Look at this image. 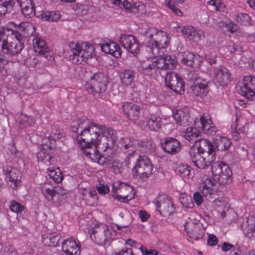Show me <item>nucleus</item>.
Masks as SVG:
<instances>
[{"label": "nucleus", "instance_id": "obj_1", "mask_svg": "<svg viewBox=\"0 0 255 255\" xmlns=\"http://www.w3.org/2000/svg\"><path fill=\"white\" fill-rule=\"evenodd\" d=\"M72 130L77 133L76 139L80 147L99 145V149L103 151L109 149L113 152L117 138L116 131L113 129L81 117L73 124Z\"/></svg>", "mask_w": 255, "mask_h": 255}, {"label": "nucleus", "instance_id": "obj_2", "mask_svg": "<svg viewBox=\"0 0 255 255\" xmlns=\"http://www.w3.org/2000/svg\"><path fill=\"white\" fill-rule=\"evenodd\" d=\"M142 43L149 54H155L161 48L167 47L169 43L165 32L154 27L149 28L141 36Z\"/></svg>", "mask_w": 255, "mask_h": 255}, {"label": "nucleus", "instance_id": "obj_3", "mask_svg": "<svg viewBox=\"0 0 255 255\" xmlns=\"http://www.w3.org/2000/svg\"><path fill=\"white\" fill-rule=\"evenodd\" d=\"M70 59L75 64H81L94 54V47L87 43H82L70 42L68 44Z\"/></svg>", "mask_w": 255, "mask_h": 255}, {"label": "nucleus", "instance_id": "obj_4", "mask_svg": "<svg viewBox=\"0 0 255 255\" xmlns=\"http://www.w3.org/2000/svg\"><path fill=\"white\" fill-rule=\"evenodd\" d=\"M152 170V164L149 158L145 155H139L132 170V174L134 178L145 181L151 175Z\"/></svg>", "mask_w": 255, "mask_h": 255}, {"label": "nucleus", "instance_id": "obj_5", "mask_svg": "<svg viewBox=\"0 0 255 255\" xmlns=\"http://www.w3.org/2000/svg\"><path fill=\"white\" fill-rule=\"evenodd\" d=\"M112 193L114 199L125 203L133 199L134 196L133 188L129 184L120 181L114 182Z\"/></svg>", "mask_w": 255, "mask_h": 255}, {"label": "nucleus", "instance_id": "obj_6", "mask_svg": "<svg viewBox=\"0 0 255 255\" xmlns=\"http://www.w3.org/2000/svg\"><path fill=\"white\" fill-rule=\"evenodd\" d=\"M213 180L220 185L228 183L230 181L232 171L225 162L218 161L211 165Z\"/></svg>", "mask_w": 255, "mask_h": 255}, {"label": "nucleus", "instance_id": "obj_7", "mask_svg": "<svg viewBox=\"0 0 255 255\" xmlns=\"http://www.w3.org/2000/svg\"><path fill=\"white\" fill-rule=\"evenodd\" d=\"M108 82V78L106 75L103 72H97L91 76L86 86L89 92L93 95L99 94L100 95L106 91Z\"/></svg>", "mask_w": 255, "mask_h": 255}, {"label": "nucleus", "instance_id": "obj_8", "mask_svg": "<svg viewBox=\"0 0 255 255\" xmlns=\"http://www.w3.org/2000/svg\"><path fill=\"white\" fill-rule=\"evenodd\" d=\"M190 159L194 165L198 168L204 169L209 166L215 160L214 154H208V153H200L195 148H191L189 150Z\"/></svg>", "mask_w": 255, "mask_h": 255}, {"label": "nucleus", "instance_id": "obj_9", "mask_svg": "<svg viewBox=\"0 0 255 255\" xmlns=\"http://www.w3.org/2000/svg\"><path fill=\"white\" fill-rule=\"evenodd\" d=\"M165 81L166 86L176 94L182 95L184 93V81L177 73L172 71L167 72Z\"/></svg>", "mask_w": 255, "mask_h": 255}, {"label": "nucleus", "instance_id": "obj_10", "mask_svg": "<svg viewBox=\"0 0 255 255\" xmlns=\"http://www.w3.org/2000/svg\"><path fill=\"white\" fill-rule=\"evenodd\" d=\"M50 141V144L47 143H43L40 147L39 151L37 153V157L38 161L43 162L46 165L48 166L54 162V159L51 155L52 150L55 148V141H50V138H48Z\"/></svg>", "mask_w": 255, "mask_h": 255}, {"label": "nucleus", "instance_id": "obj_11", "mask_svg": "<svg viewBox=\"0 0 255 255\" xmlns=\"http://www.w3.org/2000/svg\"><path fill=\"white\" fill-rule=\"evenodd\" d=\"M194 124L195 126H197V128L200 129L206 134L213 135L217 132H218L208 116H201L199 119H196L194 121Z\"/></svg>", "mask_w": 255, "mask_h": 255}, {"label": "nucleus", "instance_id": "obj_12", "mask_svg": "<svg viewBox=\"0 0 255 255\" xmlns=\"http://www.w3.org/2000/svg\"><path fill=\"white\" fill-rule=\"evenodd\" d=\"M155 205L160 213L164 216H169L175 211L174 205L170 198L166 195L159 196L157 198Z\"/></svg>", "mask_w": 255, "mask_h": 255}, {"label": "nucleus", "instance_id": "obj_13", "mask_svg": "<svg viewBox=\"0 0 255 255\" xmlns=\"http://www.w3.org/2000/svg\"><path fill=\"white\" fill-rule=\"evenodd\" d=\"M122 108L129 120L135 122L139 119L141 109L139 106L130 102H125Z\"/></svg>", "mask_w": 255, "mask_h": 255}, {"label": "nucleus", "instance_id": "obj_14", "mask_svg": "<svg viewBox=\"0 0 255 255\" xmlns=\"http://www.w3.org/2000/svg\"><path fill=\"white\" fill-rule=\"evenodd\" d=\"M4 170L6 171L9 186L13 189H17L21 183V174L20 171L17 168H13L10 166H7Z\"/></svg>", "mask_w": 255, "mask_h": 255}, {"label": "nucleus", "instance_id": "obj_15", "mask_svg": "<svg viewBox=\"0 0 255 255\" xmlns=\"http://www.w3.org/2000/svg\"><path fill=\"white\" fill-rule=\"evenodd\" d=\"M160 144L163 150L171 155L178 153L182 148L181 143L180 141L172 137H165L164 140Z\"/></svg>", "mask_w": 255, "mask_h": 255}, {"label": "nucleus", "instance_id": "obj_16", "mask_svg": "<svg viewBox=\"0 0 255 255\" xmlns=\"http://www.w3.org/2000/svg\"><path fill=\"white\" fill-rule=\"evenodd\" d=\"M122 46L129 52L135 54L139 51V44L132 35H122L120 38Z\"/></svg>", "mask_w": 255, "mask_h": 255}, {"label": "nucleus", "instance_id": "obj_17", "mask_svg": "<svg viewBox=\"0 0 255 255\" xmlns=\"http://www.w3.org/2000/svg\"><path fill=\"white\" fill-rule=\"evenodd\" d=\"M214 184L215 183L211 179L207 178L201 183L200 186L203 197L211 202L219 195L218 193L219 191L213 188L215 186Z\"/></svg>", "mask_w": 255, "mask_h": 255}, {"label": "nucleus", "instance_id": "obj_18", "mask_svg": "<svg viewBox=\"0 0 255 255\" xmlns=\"http://www.w3.org/2000/svg\"><path fill=\"white\" fill-rule=\"evenodd\" d=\"M244 80L245 83L240 87L241 92L243 96L252 100L255 96L253 88L255 86V77L248 76L244 77Z\"/></svg>", "mask_w": 255, "mask_h": 255}, {"label": "nucleus", "instance_id": "obj_19", "mask_svg": "<svg viewBox=\"0 0 255 255\" xmlns=\"http://www.w3.org/2000/svg\"><path fill=\"white\" fill-rule=\"evenodd\" d=\"M215 82L219 85L224 87L231 81L230 73L228 69L224 67H219L215 70Z\"/></svg>", "mask_w": 255, "mask_h": 255}, {"label": "nucleus", "instance_id": "obj_20", "mask_svg": "<svg viewBox=\"0 0 255 255\" xmlns=\"http://www.w3.org/2000/svg\"><path fill=\"white\" fill-rule=\"evenodd\" d=\"M157 68L164 70L173 69L176 65L175 56L170 55H161L155 61Z\"/></svg>", "mask_w": 255, "mask_h": 255}, {"label": "nucleus", "instance_id": "obj_21", "mask_svg": "<svg viewBox=\"0 0 255 255\" xmlns=\"http://www.w3.org/2000/svg\"><path fill=\"white\" fill-rule=\"evenodd\" d=\"M210 90L208 82L205 80L200 82H196V84H193L190 86V93L197 97L204 98Z\"/></svg>", "mask_w": 255, "mask_h": 255}, {"label": "nucleus", "instance_id": "obj_22", "mask_svg": "<svg viewBox=\"0 0 255 255\" xmlns=\"http://www.w3.org/2000/svg\"><path fill=\"white\" fill-rule=\"evenodd\" d=\"M62 251L67 255H80V246L72 238L66 240L62 243Z\"/></svg>", "mask_w": 255, "mask_h": 255}, {"label": "nucleus", "instance_id": "obj_23", "mask_svg": "<svg viewBox=\"0 0 255 255\" xmlns=\"http://www.w3.org/2000/svg\"><path fill=\"white\" fill-rule=\"evenodd\" d=\"M33 47L36 52L39 55L47 58L50 55V48L46 44V41L42 38L38 37L33 39Z\"/></svg>", "mask_w": 255, "mask_h": 255}, {"label": "nucleus", "instance_id": "obj_24", "mask_svg": "<svg viewBox=\"0 0 255 255\" xmlns=\"http://www.w3.org/2000/svg\"><path fill=\"white\" fill-rule=\"evenodd\" d=\"M214 147L213 143L209 140L199 138L192 148H196L200 153H208V154H214Z\"/></svg>", "mask_w": 255, "mask_h": 255}, {"label": "nucleus", "instance_id": "obj_25", "mask_svg": "<svg viewBox=\"0 0 255 255\" xmlns=\"http://www.w3.org/2000/svg\"><path fill=\"white\" fill-rule=\"evenodd\" d=\"M185 225V230L190 238L198 240L202 238L204 236L205 230L202 224H197V226Z\"/></svg>", "mask_w": 255, "mask_h": 255}, {"label": "nucleus", "instance_id": "obj_26", "mask_svg": "<svg viewBox=\"0 0 255 255\" xmlns=\"http://www.w3.org/2000/svg\"><path fill=\"white\" fill-rule=\"evenodd\" d=\"M173 117L177 125L186 127L191 123L189 114L182 110H176L173 111Z\"/></svg>", "mask_w": 255, "mask_h": 255}, {"label": "nucleus", "instance_id": "obj_27", "mask_svg": "<svg viewBox=\"0 0 255 255\" xmlns=\"http://www.w3.org/2000/svg\"><path fill=\"white\" fill-rule=\"evenodd\" d=\"M100 45L102 51L105 53L111 54L116 57H120L122 54L120 46L115 42H107Z\"/></svg>", "mask_w": 255, "mask_h": 255}, {"label": "nucleus", "instance_id": "obj_28", "mask_svg": "<svg viewBox=\"0 0 255 255\" xmlns=\"http://www.w3.org/2000/svg\"><path fill=\"white\" fill-rule=\"evenodd\" d=\"M135 77L134 71L130 69H125L119 73V77L121 85L127 87L131 84Z\"/></svg>", "mask_w": 255, "mask_h": 255}, {"label": "nucleus", "instance_id": "obj_29", "mask_svg": "<svg viewBox=\"0 0 255 255\" xmlns=\"http://www.w3.org/2000/svg\"><path fill=\"white\" fill-rule=\"evenodd\" d=\"M95 242L96 244L104 246L106 245L107 243L112 238V234L108 229H106L101 232H96L94 234Z\"/></svg>", "mask_w": 255, "mask_h": 255}, {"label": "nucleus", "instance_id": "obj_30", "mask_svg": "<svg viewBox=\"0 0 255 255\" xmlns=\"http://www.w3.org/2000/svg\"><path fill=\"white\" fill-rule=\"evenodd\" d=\"M0 44L1 45V51L8 56H12L11 52V42L7 41V35L4 30H0Z\"/></svg>", "mask_w": 255, "mask_h": 255}, {"label": "nucleus", "instance_id": "obj_31", "mask_svg": "<svg viewBox=\"0 0 255 255\" xmlns=\"http://www.w3.org/2000/svg\"><path fill=\"white\" fill-rule=\"evenodd\" d=\"M231 142L230 139L225 136L217 135L214 139V151L218 150H225L227 149L231 145Z\"/></svg>", "mask_w": 255, "mask_h": 255}, {"label": "nucleus", "instance_id": "obj_32", "mask_svg": "<svg viewBox=\"0 0 255 255\" xmlns=\"http://www.w3.org/2000/svg\"><path fill=\"white\" fill-rule=\"evenodd\" d=\"M42 194L45 198L50 202H56V194L59 192L54 191V187L48 183H44L41 187Z\"/></svg>", "mask_w": 255, "mask_h": 255}, {"label": "nucleus", "instance_id": "obj_33", "mask_svg": "<svg viewBox=\"0 0 255 255\" xmlns=\"http://www.w3.org/2000/svg\"><path fill=\"white\" fill-rule=\"evenodd\" d=\"M114 147L112 149L113 152L111 150L108 149L107 151H104L107 152V153L105 154V155L99 154L98 156L97 159L95 162H98L99 164L102 165L105 168H110L113 164V161L111 159V157L113 156L114 152Z\"/></svg>", "mask_w": 255, "mask_h": 255}, {"label": "nucleus", "instance_id": "obj_34", "mask_svg": "<svg viewBox=\"0 0 255 255\" xmlns=\"http://www.w3.org/2000/svg\"><path fill=\"white\" fill-rule=\"evenodd\" d=\"M60 236L56 233H51L42 236V242L45 246L57 247L59 245Z\"/></svg>", "mask_w": 255, "mask_h": 255}, {"label": "nucleus", "instance_id": "obj_35", "mask_svg": "<svg viewBox=\"0 0 255 255\" xmlns=\"http://www.w3.org/2000/svg\"><path fill=\"white\" fill-rule=\"evenodd\" d=\"M197 127L195 128L190 127L187 128L182 132L183 136L186 139L191 143H195L199 138V134L198 130L197 129Z\"/></svg>", "mask_w": 255, "mask_h": 255}, {"label": "nucleus", "instance_id": "obj_36", "mask_svg": "<svg viewBox=\"0 0 255 255\" xmlns=\"http://www.w3.org/2000/svg\"><path fill=\"white\" fill-rule=\"evenodd\" d=\"M81 147L83 150L85 155L87 157L90 158L92 161L95 162V160H98L97 157L100 154L98 150V148H99V145L95 146L94 145H91Z\"/></svg>", "mask_w": 255, "mask_h": 255}, {"label": "nucleus", "instance_id": "obj_37", "mask_svg": "<svg viewBox=\"0 0 255 255\" xmlns=\"http://www.w3.org/2000/svg\"><path fill=\"white\" fill-rule=\"evenodd\" d=\"M146 123L149 128L153 131L158 130L162 125L161 118L154 115H151L147 118Z\"/></svg>", "mask_w": 255, "mask_h": 255}, {"label": "nucleus", "instance_id": "obj_38", "mask_svg": "<svg viewBox=\"0 0 255 255\" xmlns=\"http://www.w3.org/2000/svg\"><path fill=\"white\" fill-rule=\"evenodd\" d=\"M113 3L119 6L121 8H124L125 9L131 12H137V7H139V3H136L134 5L131 4L127 0H111Z\"/></svg>", "mask_w": 255, "mask_h": 255}, {"label": "nucleus", "instance_id": "obj_39", "mask_svg": "<svg viewBox=\"0 0 255 255\" xmlns=\"http://www.w3.org/2000/svg\"><path fill=\"white\" fill-rule=\"evenodd\" d=\"M157 69V65L155 61H153L148 64L146 63L142 64L139 68V71L144 75L151 76L155 73Z\"/></svg>", "mask_w": 255, "mask_h": 255}, {"label": "nucleus", "instance_id": "obj_40", "mask_svg": "<svg viewBox=\"0 0 255 255\" xmlns=\"http://www.w3.org/2000/svg\"><path fill=\"white\" fill-rule=\"evenodd\" d=\"M14 4L13 0H0V16L10 12Z\"/></svg>", "mask_w": 255, "mask_h": 255}, {"label": "nucleus", "instance_id": "obj_41", "mask_svg": "<svg viewBox=\"0 0 255 255\" xmlns=\"http://www.w3.org/2000/svg\"><path fill=\"white\" fill-rule=\"evenodd\" d=\"M241 228L245 236L248 238H251L255 237V224H249L248 221H247L243 223Z\"/></svg>", "mask_w": 255, "mask_h": 255}, {"label": "nucleus", "instance_id": "obj_42", "mask_svg": "<svg viewBox=\"0 0 255 255\" xmlns=\"http://www.w3.org/2000/svg\"><path fill=\"white\" fill-rule=\"evenodd\" d=\"M84 200L87 205L93 206L97 205L98 199L96 191L92 188Z\"/></svg>", "mask_w": 255, "mask_h": 255}, {"label": "nucleus", "instance_id": "obj_43", "mask_svg": "<svg viewBox=\"0 0 255 255\" xmlns=\"http://www.w3.org/2000/svg\"><path fill=\"white\" fill-rule=\"evenodd\" d=\"M41 16L45 20L57 21L61 17V15L59 11H43L41 14Z\"/></svg>", "mask_w": 255, "mask_h": 255}, {"label": "nucleus", "instance_id": "obj_44", "mask_svg": "<svg viewBox=\"0 0 255 255\" xmlns=\"http://www.w3.org/2000/svg\"><path fill=\"white\" fill-rule=\"evenodd\" d=\"M23 14L27 18H31L35 15V6L33 2L20 7Z\"/></svg>", "mask_w": 255, "mask_h": 255}, {"label": "nucleus", "instance_id": "obj_45", "mask_svg": "<svg viewBox=\"0 0 255 255\" xmlns=\"http://www.w3.org/2000/svg\"><path fill=\"white\" fill-rule=\"evenodd\" d=\"M47 170L49 172L48 175L49 178L56 183H59L63 179V176L59 169H57V171H56L48 168Z\"/></svg>", "mask_w": 255, "mask_h": 255}, {"label": "nucleus", "instance_id": "obj_46", "mask_svg": "<svg viewBox=\"0 0 255 255\" xmlns=\"http://www.w3.org/2000/svg\"><path fill=\"white\" fill-rule=\"evenodd\" d=\"M6 30L7 31L11 32V34L16 39V41L21 42L23 39L24 33L21 24L19 25V27H16V29L15 30H10L9 28H6Z\"/></svg>", "mask_w": 255, "mask_h": 255}, {"label": "nucleus", "instance_id": "obj_47", "mask_svg": "<svg viewBox=\"0 0 255 255\" xmlns=\"http://www.w3.org/2000/svg\"><path fill=\"white\" fill-rule=\"evenodd\" d=\"M236 21L241 25L248 26L250 25L251 17L249 14L244 13H239L236 15Z\"/></svg>", "mask_w": 255, "mask_h": 255}, {"label": "nucleus", "instance_id": "obj_48", "mask_svg": "<svg viewBox=\"0 0 255 255\" xmlns=\"http://www.w3.org/2000/svg\"><path fill=\"white\" fill-rule=\"evenodd\" d=\"M11 42V51H12V55L15 56L19 54L22 51L24 48V44L22 42L12 41Z\"/></svg>", "mask_w": 255, "mask_h": 255}, {"label": "nucleus", "instance_id": "obj_49", "mask_svg": "<svg viewBox=\"0 0 255 255\" xmlns=\"http://www.w3.org/2000/svg\"><path fill=\"white\" fill-rule=\"evenodd\" d=\"M191 167L184 164H179L176 168V172L182 177H189Z\"/></svg>", "mask_w": 255, "mask_h": 255}, {"label": "nucleus", "instance_id": "obj_50", "mask_svg": "<svg viewBox=\"0 0 255 255\" xmlns=\"http://www.w3.org/2000/svg\"><path fill=\"white\" fill-rule=\"evenodd\" d=\"M193 56L194 54L193 53L185 51L181 54V62L186 65L191 66Z\"/></svg>", "mask_w": 255, "mask_h": 255}, {"label": "nucleus", "instance_id": "obj_51", "mask_svg": "<svg viewBox=\"0 0 255 255\" xmlns=\"http://www.w3.org/2000/svg\"><path fill=\"white\" fill-rule=\"evenodd\" d=\"M141 147L143 152L151 153L154 150L155 144L151 140H146L141 142Z\"/></svg>", "mask_w": 255, "mask_h": 255}, {"label": "nucleus", "instance_id": "obj_52", "mask_svg": "<svg viewBox=\"0 0 255 255\" xmlns=\"http://www.w3.org/2000/svg\"><path fill=\"white\" fill-rule=\"evenodd\" d=\"M240 118L239 115L238 114V113L236 114V121L235 122L234 124L232 125V128H233L234 127V129H233L232 131V136L234 138V139L236 140H238L239 138H240V131L241 129L238 127V125L237 124H236V123L237 122L238 119Z\"/></svg>", "mask_w": 255, "mask_h": 255}, {"label": "nucleus", "instance_id": "obj_53", "mask_svg": "<svg viewBox=\"0 0 255 255\" xmlns=\"http://www.w3.org/2000/svg\"><path fill=\"white\" fill-rule=\"evenodd\" d=\"M9 208L12 212L17 213H20L24 210V207L23 205H21L20 203L14 200L10 202Z\"/></svg>", "mask_w": 255, "mask_h": 255}, {"label": "nucleus", "instance_id": "obj_54", "mask_svg": "<svg viewBox=\"0 0 255 255\" xmlns=\"http://www.w3.org/2000/svg\"><path fill=\"white\" fill-rule=\"evenodd\" d=\"M166 5L170 8L175 15L178 16H182L183 12L180 9L177 7V6L171 2V0H165Z\"/></svg>", "mask_w": 255, "mask_h": 255}, {"label": "nucleus", "instance_id": "obj_55", "mask_svg": "<svg viewBox=\"0 0 255 255\" xmlns=\"http://www.w3.org/2000/svg\"><path fill=\"white\" fill-rule=\"evenodd\" d=\"M187 79L189 81L193 82V84H196V82H199L203 80L199 77L198 73L195 71H191L188 73Z\"/></svg>", "mask_w": 255, "mask_h": 255}, {"label": "nucleus", "instance_id": "obj_56", "mask_svg": "<svg viewBox=\"0 0 255 255\" xmlns=\"http://www.w3.org/2000/svg\"><path fill=\"white\" fill-rule=\"evenodd\" d=\"M205 37L204 32L201 29L195 28L191 38L194 41H198Z\"/></svg>", "mask_w": 255, "mask_h": 255}, {"label": "nucleus", "instance_id": "obj_57", "mask_svg": "<svg viewBox=\"0 0 255 255\" xmlns=\"http://www.w3.org/2000/svg\"><path fill=\"white\" fill-rule=\"evenodd\" d=\"M178 28H181L180 31L182 34L188 36L189 38H191L192 35L194 32L195 27L190 25L186 26H178Z\"/></svg>", "mask_w": 255, "mask_h": 255}, {"label": "nucleus", "instance_id": "obj_58", "mask_svg": "<svg viewBox=\"0 0 255 255\" xmlns=\"http://www.w3.org/2000/svg\"><path fill=\"white\" fill-rule=\"evenodd\" d=\"M203 58L198 54H194L192 59L191 67L194 68H199L202 62Z\"/></svg>", "mask_w": 255, "mask_h": 255}, {"label": "nucleus", "instance_id": "obj_59", "mask_svg": "<svg viewBox=\"0 0 255 255\" xmlns=\"http://www.w3.org/2000/svg\"><path fill=\"white\" fill-rule=\"evenodd\" d=\"M208 4L215 6V9L218 11L223 10V8L225 7L221 0H211L208 2Z\"/></svg>", "mask_w": 255, "mask_h": 255}, {"label": "nucleus", "instance_id": "obj_60", "mask_svg": "<svg viewBox=\"0 0 255 255\" xmlns=\"http://www.w3.org/2000/svg\"><path fill=\"white\" fill-rule=\"evenodd\" d=\"M217 55L215 51L208 52L205 54L206 60L211 64L216 63Z\"/></svg>", "mask_w": 255, "mask_h": 255}, {"label": "nucleus", "instance_id": "obj_61", "mask_svg": "<svg viewBox=\"0 0 255 255\" xmlns=\"http://www.w3.org/2000/svg\"><path fill=\"white\" fill-rule=\"evenodd\" d=\"M112 255H133L132 251L130 248H125L123 249L122 250L117 252H114L112 254Z\"/></svg>", "mask_w": 255, "mask_h": 255}, {"label": "nucleus", "instance_id": "obj_62", "mask_svg": "<svg viewBox=\"0 0 255 255\" xmlns=\"http://www.w3.org/2000/svg\"><path fill=\"white\" fill-rule=\"evenodd\" d=\"M97 190L99 193L102 195H105L107 192H109V187L107 185L100 184L98 187Z\"/></svg>", "mask_w": 255, "mask_h": 255}, {"label": "nucleus", "instance_id": "obj_63", "mask_svg": "<svg viewBox=\"0 0 255 255\" xmlns=\"http://www.w3.org/2000/svg\"><path fill=\"white\" fill-rule=\"evenodd\" d=\"M201 194L198 192H196L193 194L194 201L197 205H200L203 202V197Z\"/></svg>", "mask_w": 255, "mask_h": 255}, {"label": "nucleus", "instance_id": "obj_64", "mask_svg": "<svg viewBox=\"0 0 255 255\" xmlns=\"http://www.w3.org/2000/svg\"><path fill=\"white\" fill-rule=\"evenodd\" d=\"M140 249L143 255H157L158 254V252L156 250H147L143 247H141Z\"/></svg>", "mask_w": 255, "mask_h": 255}]
</instances>
